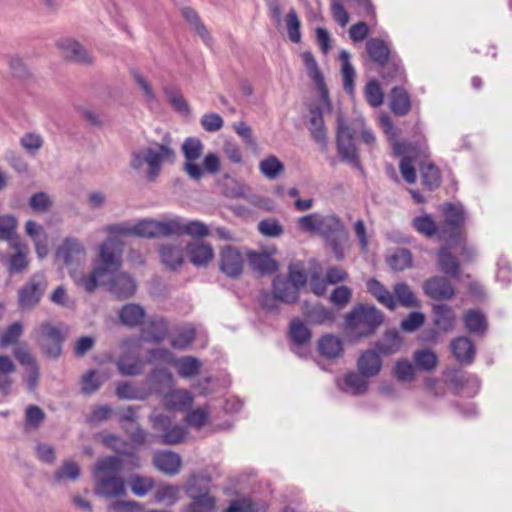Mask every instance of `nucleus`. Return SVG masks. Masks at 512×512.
Returning a JSON list of instances; mask_svg holds the SVG:
<instances>
[{
  "label": "nucleus",
  "mask_w": 512,
  "mask_h": 512,
  "mask_svg": "<svg viewBox=\"0 0 512 512\" xmlns=\"http://www.w3.org/2000/svg\"><path fill=\"white\" fill-rule=\"evenodd\" d=\"M298 230L320 236L338 261L344 260L349 248V232L335 214L311 213L298 218Z\"/></svg>",
  "instance_id": "nucleus-1"
},
{
  "label": "nucleus",
  "mask_w": 512,
  "mask_h": 512,
  "mask_svg": "<svg viewBox=\"0 0 512 512\" xmlns=\"http://www.w3.org/2000/svg\"><path fill=\"white\" fill-rule=\"evenodd\" d=\"M124 243L114 237L106 238L98 247V255L95 265L89 274L73 270L70 276L79 288L92 293L108 275H113L122 267Z\"/></svg>",
  "instance_id": "nucleus-2"
},
{
  "label": "nucleus",
  "mask_w": 512,
  "mask_h": 512,
  "mask_svg": "<svg viewBox=\"0 0 512 512\" xmlns=\"http://www.w3.org/2000/svg\"><path fill=\"white\" fill-rule=\"evenodd\" d=\"M123 468L124 460L119 456L98 459L92 470L95 493L108 499L126 496L125 479L119 475Z\"/></svg>",
  "instance_id": "nucleus-3"
},
{
  "label": "nucleus",
  "mask_w": 512,
  "mask_h": 512,
  "mask_svg": "<svg viewBox=\"0 0 512 512\" xmlns=\"http://www.w3.org/2000/svg\"><path fill=\"white\" fill-rule=\"evenodd\" d=\"M170 145L171 137L169 134H166L163 137L161 144H157V148L144 147L132 151L130 155V167L135 171H139L146 164L147 179L149 181H154L159 175L162 164L165 161H175L176 153Z\"/></svg>",
  "instance_id": "nucleus-4"
},
{
  "label": "nucleus",
  "mask_w": 512,
  "mask_h": 512,
  "mask_svg": "<svg viewBox=\"0 0 512 512\" xmlns=\"http://www.w3.org/2000/svg\"><path fill=\"white\" fill-rule=\"evenodd\" d=\"M385 315L374 305L357 304L345 316L346 329L358 338L375 334L384 323Z\"/></svg>",
  "instance_id": "nucleus-5"
},
{
  "label": "nucleus",
  "mask_w": 512,
  "mask_h": 512,
  "mask_svg": "<svg viewBox=\"0 0 512 512\" xmlns=\"http://www.w3.org/2000/svg\"><path fill=\"white\" fill-rule=\"evenodd\" d=\"M307 283V275L301 263H291L288 274L276 275L272 280V290L284 304H294L299 300V291Z\"/></svg>",
  "instance_id": "nucleus-6"
},
{
  "label": "nucleus",
  "mask_w": 512,
  "mask_h": 512,
  "mask_svg": "<svg viewBox=\"0 0 512 512\" xmlns=\"http://www.w3.org/2000/svg\"><path fill=\"white\" fill-rule=\"evenodd\" d=\"M444 220L439 226V239L460 242L465 223V212L460 204L446 203L442 207Z\"/></svg>",
  "instance_id": "nucleus-7"
},
{
  "label": "nucleus",
  "mask_w": 512,
  "mask_h": 512,
  "mask_svg": "<svg viewBox=\"0 0 512 512\" xmlns=\"http://www.w3.org/2000/svg\"><path fill=\"white\" fill-rule=\"evenodd\" d=\"M356 129L352 127L341 114L337 116L336 146L343 161L360 168L359 155L355 145Z\"/></svg>",
  "instance_id": "nucleus-8"
},
{
  "label": "nucleus",
  "mask_w": 512,
  "mask_h": 512,
  "mask_svg": "<svg viewBox=\"0 0 512 512\" xmlns=\"http://www.w3.org/2000/svg\"><path fill=\"white\" fill-rule=\"evenodd\" d=\"M47 288V281L42 273L33 274L18 290V308L30 311L40 302Z\"/></svg>",
  "instance_id": "nucleus-9"
},
{
  "label": "nucleus",
  "mask_w": 512,
  "mask_h": 512,
  "mask_svg": "<svg viewBox=\"0 0 512 512\" xmlns=\"http://www.w3.org/2000/svg\"><path fill=\"white\" fill-rule=\"evenodd\" d=\"M184 156L183 171L189 178L199 181L203 176V169L197 161L202 157L204 145L199 138L188 137L181 145Z\"/></svg>",
  "instance_id": "nucleus-10"
},
{
  "label": "nucleus",
  "mask_w": 512,
  "mask_h": 512,
  "mask_svg": "<svg viewBox=\"0 0 512 512\" xmlns=\"http://www.w3.org/2000/svg\"><path fill=\"white\" fill-rule=\"evenodd\" d=\"M141 231L144 238L182 236V218L174 217L163 220L143 219Z\"/></svg>",
  "instance_id": "nucleus-11"
},
{
  "label": "nucleus",
  "mask_w": 512,
  "mask_h": 512,
  "mask_svg": "<svg viewBox=\"0 0 512 512\" xmlns=\"http://www.w3.org/2000/svg\"><path fill=\"white\" fill-rule=\"evenodd\" d=\"M219 269L229 278H239L243 273L245 260L239 248L224 245L219 250Z\"/></svg>",
  "instance_id": "nucleus-12"
},
{
  "label": "nucleus",
  "mask_w": 512,
  "mask_h": 512,
  "mask_svg": "<svg viewBox=\"0 0 512 512\" xmlns=\"http://www.w3.org/2000/svg\"><path fill=\"white\" fill-rule=\"evenodd\" d=\"M57 47L63 57L71 62L82 65H92L94 63L93 55L75 39H60L57 41Z\"/></svg>",
  "instance_id": "nucleus-13"
},
{
  "label": "nucleus",
  "mask_w": 512,
  "mask_h": 512,
  "mask_svg": "<svg viewBox=\"0 0 512 512\" xmlns=\"http://www.w3.org/2000/svg\"><path fill=\"white\" fill-rule=\"evenodd\" d=\"M62 342L63 337L57 327L49 323L41 325L40 347L47 357L58 358L62 353Z\"/></svg>",
  "instance_id": "nucleus-14"
},
{
  "label": "nucleus",
  "mask_w": 512,
  "mask_h": 512,
  "mask_svg": "<svg viewBox=\"0 0 512 512\" xmlns=\"http://www.w3.org/2000/svg\"><path fill=\"white\" fill-rule=\"evenodd\" d=\"M56 256L66 266H72L85 259L86 250L78 238L66 237L58 246Z\"/></svg>",
  "instance_id": "nucleus-15"
},
{
  "label": "nucleus",
  "mask_w": 512,
  "mask_h": 512,
  "mask_svg": "<svg viewBox=\"0 0 512 512\" xmlns=\"http://www.w3.org/2000/svg\"><path fill=\"white\" fill-rule=\"evenodd\" d=\"M302 60L304 65L308 71V76L315 82L318 91L320 93L321 101L323 102L324 108L327 111L332 109V104L329 99L328 89L325 85L324 77L318 67V64L313 56V54L309 51L302 53Z\"/></svg>",
  "instance_id": "nucleus-16"
},
{
  "label": "nucleus",
  "mask_w": 512,
  "mask_h": 512,
  "mask_svg": "<svg viewBox=\"0 0 512 512\" xmlns=\"http://www.w3.org/2000/svg\"><path fill=\"white\" fill-rule=\"evenodd\" d=\"M324 110L315 104L309 107L308 130L312 139L318 143L322 150L327 149V129L323 119Z\"/></svg>",
  "instance_id": "nucleus-17"
},
{
  "label": "nucleus",
  "mask_w": 512,
  "mask_h": 512,
  "mask_svg": "<svg viewBox=\"0 0 512 512\" xmlns=\"http://www.w3.org/2000/svg\"><path fill=\"white\" fill-rule=\"evenodd\" d=\"M393 148L395 154L402 156L399 168L403 179L409 184L415 183L417 178L416 170L412 164V155L414 154L415 148L411 143L406 141H396Z\"/></svg>",
  "instance_id": "nucleus-18"
},
{
  "label": "nucleus",
  "mask_w": 512,
  "mask_h": 512,
  "mask_svg": "<svg viewBox=\"0 0 512 512\" xmlns=\"http://www.w3.org/2000/svg\"><path fill=\"white\" fill-rule=\"evenodd\" d=\"M302 314L312 325L332 324L335 321V312L321 303L305 302L302 306Z\"/></svg>",
  "instance_id": "nucleus-19"
},
{
  "label": "nucleus",
  "mask_w": 512,
  "mask_h": 512,
  "mask_svg": "<svg viewBox=\"0 0 512 512\" xmlns=\"http://www.w3.org/2000/svg\"><path fill=\"white\" fill-rule=\"evenodd\" d=\"M427 296L437 300L451 299L455 290L449 280L443 276H434L427 279L423 284Z\"/></svg>",
  "instance_id": "nucleus-20"
},
{
  "label": "nucleus",
  "mask_w": 512,
  "mask_h": 512,
  "mask_svg": "<svg viewBox=\"0 0 512 512\" xmlns=\"http://www.w3.org/2000/svg\"><path fill=\"white\" fill-rule=\"evenodd\" d=\"M383 362L380 354L373 349L363 351L356 362L358 372L362 373L368 379L379 375L382 370Z\"/></svg>",
  "instance_id": "nucleus-21"
},
{
  "label": "nucleus",
  "mask_w": 512,
  "mask_h": 512,
  "mask_svg": "<svg viewBox=\"0 0 512 512\" xmlns=\"http://www.w3.org/2000/svg\"><path fill=\"white\" fill-rule=\"evenodd\" d=\"M189 261L197 267H206L214 258V249L210 243L194 241L186 247Z\"/></svg>",
  "instance_id": "nucleus-22"
},
{
  "label": "nucleus",
  "mask_w": 512,
  "mask_h": 512,
  "mask_svg": "<svg viewBox=\"0 0 512 512\" xmlns=\"http://www.w3.org/2000/svg\"><path fill=\"white\" fill-rule=\"evenodd\" d=\"M153 465L168 476L177 475L182 466L179 454L172 451H157L153 455Z\"/></svg>",
  "instance_id": "nucleus-23"
},
{
  "label": "nucleus",
  "mask_w": 512,
  "mask_h": 512,
  "mask_svg": "<svg viewBox=\"0 0 512 512\" xmlns=\"http://www.w3.org/2000/svg\"><path fill=\"white\" fill-rule=\"evenodd\" d=\"M108 277H111L110 291L118 299H127L134 295L136 284L130 275L124 272H115L113 275H108Z\"/></svg>",
  "instance_id": "nucleus-24"
},
{
  "label": "nucleus",
  "mask_w": 512,
  "mask_h": 512,
  "mask_svg": "<svg viewBox=\"0 0 512 512\" xmlns=\"http://www.w3.org/2000/svg\"><path fill=\"white\" fill-rule=\"evenodd\" d=\"M318 353L327 360H334L343 355V341L333 334L321 336L317 342Z\"/></svg>",
  "instance_id": "nucleus-25"
},
{
  "label": "nucleus",
  "mask_w": 512,
  "mask_h": 512,
  "mask_svg": "<svg viewBox=\"0 0 512 512\" xmlns=\"http://www.w3.org/2000/svg\"><path fill=\"white\" fill-rule=\"evenodd\" d=\"M437 262L441 272H443L445 275L451 278L459 279L460 262L451 253L450 247L448 245H443L438 250Z\"/></svg>",
  "instance_id": "nucleus-26"
},
{
  "label": "nucleus",
  "mask_w": 512,
  "mask_h": 512,
  "mask_svg": "<svg viewBox=\"0 0 512 512\" xmlns=\"http://www.w3.org/2000/svg\"><path fill=\"white\" fill-rule=\"evenodd\" d=\"M249 265L261 275L272 274L278 270V263L267 252H247Z\"/></svg>",
  "instance_id": "nucleus-27"
},
{
  "label": "nucleus",
  "mask_w": 512,
  "mask_h": 512,
  "mask_svg": "<svg viewBox=\"0 0 512 512\" xmlns=\"http://www.w3.org/2000/svg\"><path fill=\"white\" fill-rule=\"evenodd\" d=\"M159 254L163 265L170 270H176L183 264L184 255L181 244H163L159 248Z\"/></svg>",
  "instance_id": "nucleus-28"
},
{
  "label": "nucleus",
  "mask_w": 512,
  "mask_h": 512,
  "mask_svg": "<svg viewBox=\"0 0 512 512\" xmlns=\"http://www.w3.org/2000/svg\"><path fill=\"white\" fill-rule=\"evenodd\" d=\"M366 52L372 62L379 66L387 62L391 56V49L384 40L380 38H370L366 42Z\"/></svg>",
  "instance_id": "nucleus-29"
},
{
  "label": "nucleus",
  "mask_w": 512,
  "mask_h": 512,
  "mask_svg": "<svg viewBox=\"0 0 512 512\" xmlns=\"http://www.w3.org/2000/svg\"><path fill=\"white\" fill-rule=\"evenodd\" d=\"M393 296L396 301V307L399 305L404 308H417L421 304L413 289L405 282L393 285Z\"/></svg>",
  "instance_id": "nucleus-30"
},
{
  "label": "nucleus",
  "mask_w": 512,
  "mask_h": 512,
  "mask_svg": "<svg viewBox=\"0 0 512 512\" xmlns=\"http://www.w3.org/2000/svg\"><path fill=\"white\" fill-rule=\"evenodd\" d=\"M368 292L384 307L394 311L396 309V301L391 293L380 281L371 278L367 281Z\"/></svg>",
  "instance_id": "nucleus-31"
},
{
  "label": "nucleus",
  "mask_w": 512,
  "mask_h": 512,
  "mask_svg": "<svg viewBox=\"0 0 512 512\" xmlns=\"http://www.w3.org/2000/svg\"><path fill=\"white\" fill-rule=\"evenodd\" d=\"M389 107L397 116H405L411 110V99L408 92L402 87H394L390 93Z\"/></svg>",
  "instance_id": "nucleus-32"
},
{
  "label": "nucleus",
  "mask_w": 512,
  "mask_h": 512,
  "mask_svg": "<svg viewBox=\"0 0 512 512\" xmlns=\"http://www.w3.org/2000/svg\"><path fill=\"white\" fill-rule=\"evenodd\" d=\"M402 345V338L395 329L387 330L383 337L375 344L376 351L380 354L389 356L397 353Z\"/></svg>",
  "instance_id": "nucleus-33"
},
{
  "label": "nucleus",
  "mask_w": 512,
  "mask_h": 512,
  "mask_svg": "<svg viewBox=\"0 0 512 512\" xmlns=\"http://www.w3.org/2000/svg\"><path fill=\"white\" fill-rule=\"evenodd\" d=\"M145 310L142 306L129 303L125 304L119 311L120 322L127 327H136L142 324L145 318Z\"/></svg>",
  "instance_id": "nucleus-34"
},
{
  "label": "nucleus",
  "mask_w": 512,
  "mask_h": 512,
  "mask_svg": "<svg viewBox=\"0 0 512 512\" xmlns=\"http://www.w3.org/2000/svg\"><path fill=\"white\" fill-rule=\"evenodd\" d=\"M450 347L457 361L463 363L472 362L475 354V349L472 341L468 337L461 336L454 339L451 342Z\"/></svg>",
  "instance_id": "nucleus-35"
},
{
  "label": "nucleus",
  "mask_w": 512,
  "mask_h": 512,
  "mask_svg": "<svg viewBox=\"0 0 512 512\" xmlns=\"http://www.w3.org/2000/svg\"><path fill=\"white\" fill-rule=\"evenodd\" d=\"M434 324L442 331L447 332L454 327L456 316L453 309L446 304L433 306Z\"/></svg>",
  "instance_id": "nucleus-36"
},
{
  "label": "nucleus",
  "mask_w": 512,
  "mask_h": 512,
  "mask_svg": "<svg viewBox=\"0 0 512 512\" xmlns=\"http://www.w3.org/2000/svg\"><path fill=\"white\" fill-rule=\"evenodd\" d=\"M181 13L190 25L191 29L195 31L206 45H210L212 43V37L204 23L201 21L198 13L190 7L182 8Z\"/></svg>",
  "instance_id": "nucleus-37"
},
{
  "label": "nucleus",
  "mask_w": 512,
  "mask_h": 512,
  "mask_svg": "<svg viewBox=\"0 0 512 512\" xmlns=\"http://www.w3.org/2000/svg\"><path fill=\"white\" fill-rule=\"evenodd\" d=\"M162 91L167 101L176 112L186 116L191 113L190 106L178 87L173 85H163Z\"/></svg>",
  "instance_id": "nucleus-38"
},
{
  "label": "nucleus",
  "mask_w": 512,
  "mask_h": 512,
  "mask_svg": "<svg viewBox=\"0 0 512 512\" xmlns=\"http://www.w3.org/2000/svg\"><path fill=\"white\" fill-rule=\"evenodd\" d=\"M350 53L347 50H341L339 53V60L341 62V75L343 78L344 90L352 94L354 91V79L356 76L355 69L350 62Z\"/></svg>",
  "instance_id": "nucleus-39"
},
{
  "label": "nucleus",
  "mask_w": 512,
  "mask_h": 512,
  "mask_svg": "<svg viewBox=\"0 0 512 512\" xmlns=\"http://www.w3.org/2000/svg\"><path fill=\"white\" fill-rule=\"evenodd\" d=\"M164 401L168 409L183 410L192 405L193 397L186 390H172L165 395Z\"/></svg>",
  "instance_id": "nucleus-40"
},
{
  "label": "nucleus",
  "mask_w": 512,
  "mask_h": 512,
  "mask_svg": "<svg viewBox=\"0 0 512 512\" xmlns=\"http://www.w3.org/2000/svg\"><path fill=\"white\" fill-rule=\"evenodd\" d=\"M289 336L295 345L304 346L311 341L312 333L301 319L296 318L290 323Z\"/></svg>",
  "instance_id": "nucleus-41"
},
{
  "label": "nucleus",
  "mask_w": 512,
  "mask_h": 512,
  "mask_svg": "<svg viewBox=\"0 0 512 512\" xmlns=\"http://www.w3.org/2000/svg\"><path fill=\"white\" fill-rule=\"evenodd\" d=\"M24 332V326L20 321H16L8 325L0 334V349L10 346H17L19 339Z\"/></svg>",
  "instance_id": "nucleus-42"
},
{
  "label": "nucleus",
  "mask_w": 512,
  "mask_h": 512,
  "mask_svg": "<svg viewBox=\"0 0 512 512\" xmlns=\"http://www.w3.org/2000/svg\"><path fill=\"white\" fill-rule=\"evenodd\" d=\"M173 365L177 368L178 375L182 378L196 376L201 368L200 361L192 356H184L174 360Z\"/></svg>",
  "instance_id": "nucleus-43"
},
{
  "label": "nucleus",
  "mask_w": 512,
  "mask_h": 512,
  "mask_svg": "<svg viewBox=\"0 0 512 512\" xmlns=\"http://www.w3.org/2000/svg\"><path fill=\"white\" fill-rule=\"evenodd\" d=\"M422 184L430 191L437 189L441 184V174L433 163H423L420 167Z\"/></svg>",
  "instance_id": "nucleus-44"
},
{
  "label": "nucleus",
  "mask_w": 512,
  "mask_h": 512,
  "mask_svg": "<svg viewBox=\"0 0 512 512\" xmlns=\"http://www.w3.org/2000/svg\"><path fill=\"white\" fill-rule=\"evenodd\" d=\"M344 383L353 395H362L369 388V379L358 371L345 374Z\"/></svg>",
  "instance_id": "nucleus-45"
},
{
  "label": "nucleus",
  "mask_w": 512,
  "mask_h": 512,
  "mask_svg": "<svg viewBox=\"0 0 512 512\" xmlns=\"http://www.w3.org/2000/svg\"><path fill=\"white\" fill-rule=\"evenodd\" d=\"M143 225V220H140L135 225H130L129 223L123 222V223H116V224H109L105 227V231L109 233L111 236L114 237L117 240H119L116 236L117 235H134L138 237H143V233L141 231Z\"/></svg>",
  "instance_id": "nucleus-46"
},
{
  "label": "nucleus",
  "mask_w": 512,
  "mask_h": 512,
  "mask_svg": "<svg viewBox=\"0 0 512 512\" xmlns=\"http://www.w3.org/2000/svg\"><path fill=\"white\" fill-rule=\"evenodd\" d=\"M149 381L157 392H163L172 387L174 379L166 368L157 367L149 374Z\"/></svg>",
  "instance_id": "nucleus-47"
},
{
  "label": "nucleus",
  "mask_w": 512,
  "mask_h": 512,
  "mask_svg": "<svg viewBox=\"0 0 512 512\" xmlns=\"http://www.w3.org/2000/svg\"><path fill=\"white\" fill-rule=\"evenodd\" d=\"M415 367L422 371H432L438 365L437 355L429 349L416 350L413 354Z\"/></svg>",
  "instance_id": "nucleus-48"
},
{
  "label": "nucleus",
  "mask_w": 512,
  "mask_h": 512,
  "mask_svg": "<svg viewBox=\"0 0 512 512\" xmlns=\"http://www.w3.org/2000/svg\"><path fill=\"white\" fill-rule=\"evenodd\" d=\"M465 328L474 334H482L487 329V322L484 315L476 310H469L464 314Z\"/></svg>",
  "instance_id": "nucleus-49"
},
{
  "label": "nucleus",
  "mask_w": 512,
  "mask_h": 512,
  "mask_svg": "<svg viewBox=\"0 0 512 512\" xmlns=\"http://www.w3.org/2000/svg\"><path fill=\"white\" fill-rule=\"evenodd\" d=\"M116 449H112L116 455L124 460V466L129 470L140 468V457L133 450H126L128 446L127 441L121 439V442L114 443Z\"/></svg>",
  "instance_id": "nucleus-50"
},
{
  "label": "nucleus",
  "mask_w": 512,
  "mask_h": 512,
  "mask_svg": "<svg viewBox=\"0 0 512 512\" xmlns=\"http://www.w3.org/2000/svg\"><path fill=\"white\" fill-rule=\"evenodd\" d=\"M379 74L386 81H401L403 79V69L399 61L392 57L384 64L379 66Z\"/></svg>",
  "instance_id": "nucleus-51"
},
{
  "label": "nucleus",
  "mask_w": 512,
  "mask_h": 512,
  "mask_svg": "<svg viewBox=\"0 0 512 512\" xmlns=\"http://www.w3.org/2000/svg\"><path fill=\"white\" fill-rule=\"evenodd\" d=\"M80 476V467L74 461H64L62 465L54 472L53 479L56 483L65 480L75 481Z\"/></svg>",
  "instance_id": "nucleus-52"
},
{
  "label": "nucleus",
  "mask_w": 512,
  "mask_h": 512,
  "mask_svg": "<svg viewBox=\"0 0 512 512\" xmlns=\"http://www.w3.org/2000/svg\"><path fill=\"white\" fill-rule=\"evenodd\" d=\"M412 224L417 232L428 238H431L435 235L439 237V227L433 218L428 214L414 218Z\"/></svg>",
  "instance_id": "nucleus-53"
},
{
  "label": "nucleus",
  "mask_w": 512,
  "mask_h": 512,
  "mask_svg": "<svg viewBox=\"0 0 512 512\" xmlns=\"http://www.w3.org/2000/svg\"><path fill=\"white\" fill-rule=\"evenodd\" d=\"M288 38L293 43H299L301 41V21L294 8H291L284 19Z\"/></svg>",
  "instance_id": "nucleus-54"
},
{
  "label": "nucleus",
  "mask_w": 512,
  "mask_h": 512,
  "mask_svg": "<svg viewBox=\"0 0 512 512\" xmlns=\"http://www.w3.org/2000/svg\"><path fill=\"white\" fill-rule=\"evenodd\" d=\"M259 169L266 178L275 179L284 170V165L276 156L270 155L260 162Z\"/></svg>",
  "instance_id": "nucleus-55"
},
{
  "label": "nucleus",
  "mask_w": 512,
  "mask_h": 512,
  "mask_svg": "<svg viewBox=\"0 0 512 512\" xmlns=\"http://www.w3.org/2000/svg\"><path fill=\"white\" fill-rule=\"evenodd\" d=\"M180 489L171 484L160 485L155 492V500L157 502H164L166 505L171 506L179 499Z\"/></svg>",
  "instance_id": "nucleus-56"
},
{
  "label": "nucleus",
  "mask_w": 512,
  "mask_h": 512,
  "mask_svg": "<svg viewBox=\"0 0 512 512\" xmlns=\"http://www.w3.org/2000/svg\"><path fill=\"white\" fill-rule=\"evenodd\" d=\"M29 266L27 255L18 250L7 257V267L10 274L24 273Z\"/></svg>",
  "instance_id": "nucleus-57"
},
{
  "label": "nucleus",
  "mask_w": 512,
  "mask_h": 512,
  "mask_svg": "<svg viewBox=\"0 0 512 512\" xmlns=\"http://www.w3.org/2000/svg\"><path fill=\"white\" fill-rule=\"evenodd\" d=\"M146 331L153 341L160 343L168 333V324L163 318H153L148 322Z\"/></svg>",
  "instance_id": "nucleus-58"
},
{
  "label": "nucleus",
  "mask_w": 512,
  "mask_h": 512,
  "mask_svg": "<svg viewBox=\"0 0 512 512\" xmlns=\"http://www.w3.org/2000/svg\"><path fill=\"white\" fill-rule=\"evenodd\" d=\"M215 498L208 493L198 495L189 504L188 512H213L215 509Z\"/></svg>",
  "instance_id": "nucleus-59"
},
{
  "label": "nucleus",
  "mask_w": 512,
  "mask_h": 512,
  "mask_svg": "<svg viewBox=\"0 0 512 512\" xmlns=\"http://www.w3.org/2000/svg\"><path fill=\"white\" fill-rule=\"evenodd\" d=\"M154 484L155 482L153 478L140 475L132 476L130 481L131 491L138 497L145 496L153 489Z\"/></svg>",
  "instance_id": "nucleus-60"
},
{
  "label": "nucleus",
  "mask_w": 512,
  "mask_h": 512,
  "mask_svg": "<svg viewBox=\"0 0 512 512\" xmlns=\"http://www.w3.org/2000/svg\"><path fill=\"white\" fill-rule=\"evenodd\" d=\"M183 235H188L194 238H204L210 235V230L205 223L199 220H192L188 222L182 221V236Z\"/></svg>",
  "instance_id": "nucleus-61"
},
{
  "label": "nucleus",
  "mask_w": 512,
  "mask_h": 512,
  "mask_svg": "<svg viewBox=\"0 0 512 512\" xmlns=\"http://www.w3.org/2000/svg\"><path fill=\"white\" fill-rule=\"evenodd\" d=\"M44 411L36 405H29L25 410V426L27 428L38 429L45 420Z\"/></svg>",
  "instance_id": "nucleus-62"
},
{
  "label": "nucleus",
  "mask_w": 512,
  "mask_h": 512,
  "mask_svg": "<svg viewBox=\"0 0 512 512\" xmlns=\"http://www.w3.org/2000/svg\"><path fill=\"white\" fill-rule=\"evenodd\" d=\"M53 201L45 192H37L29 199L30 208L37 213H46L52 207Z\"/></svg>",
  "instance_id": "nucleus-63"
},
{
  "label": "nucleus",
  "mask_w": 512,
  "mask_h": 512,
  "mask_svg": "<svg viewBox=\"0 0 512 512\" xmlns=\"http://www.w3.org/2000/svg\"><path fill=\"white\" fill-rule=\"evenodd\" d=\"M13 356L26 368L38 364L27 343H21L13 348Z\"/></svg>",
  "instance_id": "nucleus-64"
}]
</instances>
